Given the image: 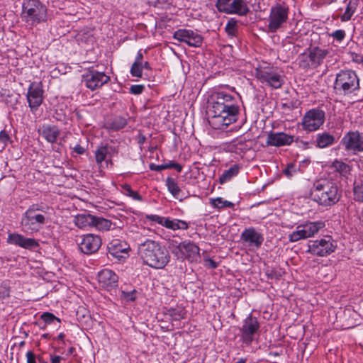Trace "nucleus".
Segmentation results:
<instances>
[{"label": "nucleus", "instance_id": "nucleus-60", "mask_svg": "<svg viewBox=\"0 0 363 363\" xmlns=\"http://www.w3.org/2000/svg\"><path fill=\"white\" fill-rule=\"evenodd\" d=\"M146 140V138L144 135L140 134L138 136V143L140 145L143 144Z\"/></svg>", "mask_w": 363, "mask_h": 363}, {"label": "nucleus", "instance_id": "nucleus-4", "mask_svg": "<svg viewBox=\"0 0 363 363\" xmlns=\"http://www.w3.org/2000/svg\"><path fill=\"white\" fill-rule=\"evenodd\" d=\"M39 211L45 212L41 206L32 205L23 213L21 220V230L26 234L40 231L47 222V218Z\"/></svg>", "mask_w": 363, "mask_h": 363}, {"label": "nucleus", "instance_id": "nucleus-41", "mask_svg": "<svg viewBox=\"0 0 363 363\" xmlns=\"http://www.w3.org/2000/svg\"><path fill=\"white\" fill-rule=\"evenodd\" d=\"M143 69V63L133 62L130 68V74L133 77H141Z\"/></svg>", "mask_w": 363, "mask_h": 363}, {"label": "nucleus", "instance_id": "nucleus-52", "mask_svg": "<svg viewBox=\"0 0 363 363\" xmlns=\"http://www.w3.org/2000/svg\"><path fill=\"white\" fill-rule=\"evenodd\" d=\"M27 363H36L35 357L33 352L28 351L26 353Z\"/></svg>", "mask_w": 363, "mask_h": 363}, {"label": "nucleus", "instance_id": "nucleus-3", "mask_svg": "<svg viewBox=\"0 0 363 363\" xmlns=\"http://www.w3.org/2000/svg\"><path fill=\"white\" fill-rule=\"evenodd\" d=\"M311 195L317 203L327 207L338 202L341 191L334 181L321 178L313 183Z\"/></svg>", "mask_w": 363, "mask_h": 363}, {"label": "nucleus", "instance_id": "nucleus-51", "mask_svg": "<svg viewBox=\"0 0 363 363\" xmlns=\"http://www.w3.org/2000/svg\"><path fill=\"white\" fill-rule=\"evenodd\" d=\"M147 218L150 220L155 221L159 224L162 223V217L157 215H150L147 216Z\"/></svg>", "mask_w": 363, "mask_h": 363}, {"label": "nucleus", "instance_id": "nucleus-14", "mask_svg": "<svg viewBox=\"0 0 363 363\" xmlns=\"http://www.w3.org/2000/svg\"><path fill=\"white\" fill-rule=\"evenodd\" d=\"M340 143L345 151L353 155L363 152V135L357 130L345 133Z\"/></svg>", "mask_w": 363, "mask_h": 363}, {"label": "nucleus", "instance_id": "nucleus-21", "mask_svg": "<svg viewBox=\"0 0 363 363\" xmlns=\"http://www.w3.org/2000/svg\"><path fill=\"white\" fill-rule=\"evenodd\" d=\"M7 242L22 248L33 250L39 246L38 241L33 238H26L18 233H10L8 235Z\"/></svg>", "mask_w": 363, "mask_h": 363}, {"label": "nucleus", "instance_id": "nucleus-9", "mask_svg": "<svg viewBox=\"0 0 363 363\" xmlns=\"http://www.w3.org/2000/svg\"><path fill=\"white\" fill-rule=\"evenodd\" d=\"M325 227L321 220L306 223L296 227V230L289 235L290 242H294L302 239L314 236L320 229Z\"/></svg>", "mask_w": 363, "mask_h": 363}, {"label": "nucleus", "instance_id": "nucleus-5", "mask_svg": "<svg viewBox=\"0 0 363 363\" xmlns=\"http://www.w3.org/2000/svg\"><path fill=\"white\" fill-rule=\"evenodd\" d=\"M22 9V18L30 26L47 21V6L40 0H26L23 3Z\"/></svg>", "mask_w": 363, "mask_h": 363}, {"label": "nucleus", "instance_id": "nucleus-40", "mask_svg": "<svg viewBox=\"0 0 363 363\" xmlns=\"http://www.w3.org/2000/svg\"><path fill=\"white\" fill-rule=\"evenodd\" d=\"M122 189L125 194L132 197L137 201H142V196L136 191H134L128 184H123Z\"/></svg>", "mask_w": 363, "mask_h": 363}, {"label": "nucleus", "instance_id": "nucleus-45", "mask_svg": "<svg viewBox=\"0 0 363 363\" xmlns=\"http://www.w3.org/2000/svg\"><path fill=\"white\" fill-rule=\"evenodd\" d=\"M11 143V140L9 133L6 130H2L0 132V143L3 144L5 147Z\"/></svg>", "mask_w": 363, "mask_h": 363}, {"label": "nucleus", "instance_id": "nucleus-31", "mask_svg": "<svg viewBox=\"0 0 363 363\" xmlns=\"http://www.w3.org/2000/svg\"><path fill=\"white\" fill-rule=\"evenodd\" d=\"M240 167L237 164L231 166L228 169L225 170L219 177V182L224 184L236 176L239 172Z\"/></svg>", "mask_w": 363, "mask_h": 363}, {"label": "nucleus", "instance_id": "nucleus-50", "mask_svg": "<svg viewBox=\"0 0 363 363\" xmlns=\"http://www.w3.org/2000/svg\"><path fill=\"white\" fill-rule=\"evenodd\" d=\"M53 116L57 121H62L65 119V114L62 113V110L60 111L57 110Z\"/></svg>", "mask_w": 363, "mask_h": 363}, {"label": "nucleus", "instance_id": "nucleus-63", "mask_svg": "<svg viewBox=\"0 0 363 363\" xmlns=\"http://www.w3.org/2000/svg\"><path fill=\"white\" fill-rule=\"evenodd\" d=\"M245 362H246V359L241 358L236 363H245Z\"/></svg>", "mask_w": 363, "mask_h": 363}, {"label": "nucleus", "instance_id": "nucleus-46", "mask_svg": "<svg viewBox=\"0 0 363 363\" xmlns=\"http://www.w3.org/2000/svg\"><path fill=\"white\" fill-rule=\"evenodd\" d=\"M338 42H342L345 37V31L344 30H336L330 35Z\"/></svg>", "mask_w": 363, "mask_h": 363}, {"label": "nucleus", "instance_id": "nucleus-7", "mask_svg": "<svg viewBox=\"0 0 363 363\" xmlns=\"http://www.w3.org/2000/svg\"><path fill=\"white\" fill-rule=\"evenodd\" d=\"M255 76L261 83L273 89H279L284 83V75L273 67L256 69Z\"/></svg>", "mask_w": 363, "mask_h": 363}, {"label": "nucleus", "instance_id": "nucleus-48", "mask_svg": "<svg viewBox=\"0 0 363 363\" xmlns=\"http://www.w3.org/2000/svg\"><path fill=\"white\" fill-rule=\"evenodd\" d=\"M296 172V165L294 164H289L287 167L284 169V174L288 177H291Z\"/></svg>", "mask_w": 363, "mask_h": 363}, {"label": "nucleus", "instance_id": "nucleus-43", "mask_svg": "<svg viewBox=\"0 0 363 363\" xmlns=\"http://www.w3.org/2000/svg\"><path fill=\"white\" fill-rule=\"evenodd\" d=\"M41 320H43L47 324H52L55 320L60 323V319L55 316L52 313L45 312L40 315Z\"/></svg>", "mask_w": 363, "mask_h": 363}, {"label": "nucleus", "instance_id": "nucleus-55", "mask_svg": "<svg viewBox=\"0 0 363 363\" xmlns=\"http://www.w3.org/2000/svg\"><path fill=\"white\" fill-rule=\"evenodd\" d=\"M206 265L211 269H216L218 267V264L212 259H206Z\"/></svg>", "mask_w": 363, "mask_h": 363}, {"label": "nucleus", "instance_id": "nucleus-62", "mask_svg": "<svg viewBox=\"0 0 363 363\" xmlns=\"http://www.w3.org/2000/svg\"><path fill=\"white\" fill-rule=\"evenodd\" d=\"M143 68H145L146 69H151V67H150V65L148 62H143Z\"/></svg>", "mask_w": 363, "mask_h": 363}, {"label": "nucleus", "instance_id": "nucleus-11", "mask_svg": "<svg viewBox=\"0 0 363 363\" xmlns=\"http://www.w3.org/2000/svg\"><path fill=\"white\" fill-rule=\"evenodd\" d=\"M325 114L323 110L312 108L307 111L301 119L303 130L313 132L318 130L325 122Z\"/></svg>", "mask_w": 363, "mask_h": 363}, {"label": "nucleus", "instance_id": "nucleus-54", "mask_svg": "<svg viewBox=\"0 0 363 363\" xmlns=\"http://www.w3.org/2000/svg\"><path fill=\"white\" fill-rule=\"evenodd\" d=\"M172 221V220H170L169 218L162 217V223H160V225L170 229Z\"/></svg>", "mask_w": 363, "mask_h": 363}, {"label": "nucleus", "instance_id": "nucleus-36", "mask_svg": "<svg viewBox=\"0 0 363 363\" xmlns=\"http://www.w3.org/2000/svg\"><path fill=\"white\" fill-rule=\"evenodd\" d=\"M111 147L107 145L99 147L95 151L96 162L98 164H101L105 160L106 155L109 153Z\"/></svg>", "mask_w": 363, "mask_h": 363}, {"label": "nucleus", "instance_id": "nucleus-10", "mask_svg": "<svg viewBox=\"0 0 363 363\" xmlns=\"http://www.w3.org/2000/svg\"><path fill=\"white\" fill-rule=\"evenodd\" d=\"M288 7L281 4H276L272 6L268 18V30L271 33H275L277 30L282 28L288 20Z\"/></svg>", "mask_w": 363, "mask_h": 363}, {"label": "nucleus", "instance_id": "nucleus-37", "mask_svg": "<svg viewBox=\"0 0 363 363\" xmlns=\"http://www.w3.org/2000/svg\"><path fill=\"white\" fill-rule=\"evenodd\" d=\"M169 315L173 320L179 321L185 318L186 312L183 308L177 307L175 308H170L169 310Z\"/></svg>", "mask_w": 363, "mask_h": 363}, {"label": "nucleus", "instance_id": "nucleus-24", "mask_svg": "<svg viewBox=\"0 0 363 363\" xmlns=\"http://www.w3.org/2000/svg\"><path fill=\"white\" fill-rule=\"evenodd\" d=\"M294 141V136L284 132H270L267 138V144L270 146L280 147L289 145Z\"/></svg>", "mask_w": 363, "mask_h": 363}, {"label": "nucleus", "instance_id": "nucleus-17", "mask_svg": "<svg viewBox=\"0 0 363 363\" xmlns=\"http://www.w3.org/2000/svg\"><path fill=\"white\" fill-rule=\"evenodd\" d=\"M77 242L82 252L91 255L99 250L102 241L99 235L88 233L79 237Z\"/></svg>", "mask_w": 363, "mask_h": 363}, {"label": "nucleus", "instance_id": "nucleus-53", "mask_svg": "<svg viewBox=\"0 0 363 363\" xmlns=\"http://www.w3.org/2000/svg\"><path fill=\"white\" fill-rule=\"evenodd\" d=\"M150 169L152 171H157V172H160V171L164 169L163 164L159 165V164H153V163H151L150 164Z\"/></svg>", "mask_w": 363, "mask_h": 363}, {"label": "nucleus", "instance_id": "nucleus-8", "mask_svg": "<svg viewBox=\"0 0 363 363\" xmlns=\"http://www.w3.org/2000/svg\"><path fill=\"white\" fill-rule=\"evenodd\" d=\"M260 328L259 322L257 318L252 314H249L244 319L241 327L240 328V337L242 342L246 345H250L259 335Z\"/></svg>", "mask_w": 363, "mask_h": 363}, {"label": "nucleus", "instance_id": "nucleus-49", "mask_svg": "<svg viewBox=\"0 0 363 363\" xmlns=\"http://www.w3.org/2000/svg\"><path fill=\"white\" fill-rule=\"evenodd\" d=\"M135 290L132 292L122 291L123 297L127 301H134L135 299Z\"/></svg>", "mask_w": 363, "mask_h": 363}, {"label": "nucleus", "instance_id": "nucleus-61", "mask_svg": "<svg viewBox=\"0 0 363 363\" xmlns=\"http://www.w3.org/2000/svg\"><path fill=\"white\" fill-rule=\"evenodd\" d=\"M173 169H175L178 172H181L182 170V166L181 164H179V163L175 162V164H174V167H173Z\"/></svg>", "mask_w": 363, "mask_h": 363}, {"label": "nucleus", "instance_id": "nucleus-35", "mask_svg": "<svg viewBox=\"0 0 363 363\" xmlns=\"http://www.w3.org/2000/svg\"><path fill=\"white\" fill-rule=\"evenodd\" d=\"M126 125V119L123 117L118 116L108 124V128L111 130L117 131L123 128Z\"/></svg>", "mask_w": 363, "mask_h": 363}, {"label": "nucleus", "instance_id": "nucleus-15", "mask_svg": "<svg viewBox=\"0 0 363 363\" xmlns=\"http://www.w3.org/2000/svg\"><path fill=\"white\" fill-rule=\"evenodd\" d=\"M110 77L104 72H98L92 69H88L82 74V81L85 86L91 91L101 88L104 84L108 83Z\"/></svg>", "mask_w": 363, "mask_h": 363}, {"label": "nucleus", "instance_id": "nucleus-33", "mask_svg": "<svg viewBox=\"0 0 363 363\" xmlns=\"http://www.w3.org/2000/svg\"><path fill=\"white\" fill-rule=\"evenodd\" d=\"M93 223V227L99 230H108L111 229L112 225V222L110 220L104 218L102 217L95 216Z\"/></svg>", "mask_w": 363, "mask_h": 363}, {"label": "nucleus", "instance_id": "nucleus-38", "mask_svg": "<svg viewBox=\"0 0 363 363\" xmlns=\"http://www.w3.org/2000/svg\"><path fill=\"white\" fill-rule=\"evenodd\" d=\"M225 32L230 37H235L238 33V21L235 18H230L225 28Z\"/></svg>", "mask_w": 363, "mask_h": 363}, {"label": "nucleus", "instance_id": "nucleus-18", "mask_svg": "<svg viewBox=\"0 0 363 363\" xmlns=\"http://www.w3.org/2000/svg\"><path fill=\"white\" fill-rule=\"evenodd\" d=\"M173 38L189 46L199 48L201 45L203 38L198 33L188 29H179L174 33Z\"/></svg>", "mask_w": 363, "mask_h": 363}, {"label": "nucleus", "instance_id": "nucleus-47", "mask_svg": "<svg viewBox=\"0 0 363 363\" xmlns=\"http://www.w3.org/2000/svg\"><path fill=\"white\" fill-rule=\"evenodd\" d=\"M145 89L144 85L142 84H135L132 85L130 88V92L135 95L140 94L143 90Z\"/></svg>", "mask_w": 363, "mask_h": 363}, {"label": "nucleus", "instance_id": "nucleus-26", "mask_svg": "<svg viewBox=\"0 0 363 363\" xmlns=\"http://www.w3.org/2000/svg\"><path fill=\"white\" fill-rule=\"evenodd\" d=\"M335 143V136L328 132L325 131L316 135L315 143V146L318 148H326L333 145Z\"/></svg>", "mask_w": 363, "mask_h": 363}, {"label": "nucleus", "instance_id": "nucleus-32", "mask_svg": "<svg viewBox=\"0 0 363 363\" xmlns=\"http://www.w3.org/2000/svg\"><path fill=\"white\" fill-rule=\"evenodd\" d=\"M358 4V0H350L347 4L345 13L341 16L342 21H348L354 13Z\"/></svg>", "mask_w": 363, "mask_h": 363}, {"label": "nucleus", "instance_id": "nucleus-59", "mask_svg": "<svg viewBox=\"0 0 363 363\" xmlns=\"http://www.w3.org/2000/svg\"><path fill=\"white\" fill-rule=\"evenodd\" d=\"M175 162L173 161H169L167 163L163 164L164 169H171L174 167Z\"/></svg>", "mask_w": 363, "mask_h": 363}, {"label": "nucleus", "instance_id": "nucleus-1", "mask_svg": "<svg viewBox=\"0 0 363 363\" xmlns=\"http://www.w3.org/2000/svg\"><path fill=\"white\" fill-rule=\"evenodd\" d=\"M212 116L209 123L213 128L224 130L238 121L240 106L238 99L224 91L213 93L211 96Z\"/></svg>", "mask_w": 363, "mask_h": 363}, {"label": "nucleus", "instance_id": "nucleus-22", "mask_svg": "<svg viewBox=\"0 0 363 363\" xmlns=\"http://www.w3.org/2000/svg\"><path fill=\"white\" fill-rule=\"evenodd\" d=\"M108 249V253L111 255L121 260L122 259H125L128 256L129 245L123 240L114 239L109 242Z\"/></svg>", "mask_w": 363, "mask_h": 363}, {"label": "nucleus", "instance_id": "nucleus-19", "mask_svg": "<svg viewBox=\"0 0 363 363\" xmlns=\"http://www.w3.org/2000/svg\"><path fill=\"white\" fill-rule=\"evenodd\" d=\"M177 249L182 253V257L190 262H198L200 259L199 247L190 241H183L180 242Z\"/></svg>", "mask_w": 363, "mask_h": 363}, {"label": "nucleus", "instance_id": "nucleus-30", "mask_svg": "<svg viewBox=\"0 0 363 363\" xmlns=\"http://www.w3.org/2000/svg\"><path fill=\"white\" fill-rule=\"evenodd\" d=\"M331 167L342 176L347 177L351 172V167L342 160H335L332 163Z\"/></svg>", "mask_w": 363, "mask_h": 363}, {"label": "nucleus", "instance_id": "nucleus-64", "mask_svg": "<svg viewBox=\"0 0 363 363\" xmlns=\"http://www.w3.org/2000/svg\"><path fill=\"white\" fill-rule=\"evenodd\" d=\"M64 337H65V335L63 333H60L58 337H57V339L58 340H62V339H64Z\"/></svg>", "mask_w": 363, "mask_h": 363}, {"label": "nucleus", "instance_id": "nucleus-2", "mask_svg": "<svg viewBox=\"0 0 363 363\" xmlns=\"http://www.w3.org/2000/svg\"><path fill=\"white\" fill-rule=\"evenodd\" d=\"M138 253L143 262L155 269H162L169 262V254L164 246L147 239L138 246Z\"/></svg>", "mask_w": 363, "mask_h": 363}, {"label": "nucleus", "instance_id": "nucleus-42", "mask_svg": "<svg viewBox=\"0 0 363 363\" xmlns=\"http://www.w3.org/2000/svg\"><path fill=\"white\" fill-rule=\"evenodd\" d=\"M189 228L188 223L182 220H172L170 229L175 230L178 229L186 230Z\"/></svg>", "mask_w": 363, "mask_h": 363}, {"label": "nucleus", "instance_id": "nucleus-29", "mask_svg": "<svg viewBox=\"0 0 363 363\" xmlns=\"http://www.w3.org/2000/svg\"><path fill=\"white\" fill-rule=\"evenodd\" d=\"M166 186L171 194L177 199L182 200V190L178 186L177 182L172 177L166 179Z\"/></svg>", "mask_w": 363, "mask_h": 363}, {"label": "nucleus", "instance_id": "nucleus-57", "mask_svg": "<svg viewBox=\"0 0 363 363\" xmlns=\"http://www.w3.org/2000/svg\"><path fill=\"white\" fill-rule=\"evenodd\" d=\"M143 55L142 51L140 50H139L138 52L137 56L135 57V60L134 62L143 63Z\"/></svg>", "mask_w": 363, "mask_h": 363}, {"label": "nucleus", "instance_id": "nucleus-28", "mask_svg": "<svg viewBox=\"0 0 363 363\" xmlns=\"http://www.w3.org/2000/svg\"><path fill=\"white\" fill-rule=\"evenodd\" d=\"M328 51L320 48L315 47L311 50L308 57L312 65H320L323 60L327 56Z\"/></svg>", "mask_w": 363, "mask_h": 363}, {"label": "nucleus", "instance_id": "nucleus-27", "mask_svg": "<svg viewBox=\"0 0 363 363\" xmlns=\"http://www.w3.org/2000/svg\"><path fill=\"white\" fill-rule=\"evenodd\" d=\"M60 135V130L55 125H43L41 130V135L50 143L56 142Z\"/></svg>", "mask_w": 363, "mask_h": 363}, {"label": "nucleus", "instance_id": "nucleus-23", "mask_svg": "<svg viewBox=\"0 0 363 363\" xmlns=\"http://www.w3.org/2000/svg\"><path fill=\"white\" fill-rule=\"evenodd\" d=\"M98 279L101 287L111 290L118 286V276L111 269H104L99 272Z\"/></svg>", "mask_w": 363, "mask_h": 363}, {"label": "nucleus", "instance_id": "nucleus-25", "mask_svg": "<svg viewBox=\"0 0 363 363\" xmlns=\"http://www.w3.org/2000/svg\"><path fill=\"white\" fill-rule=\"evenodd\" d=\"M94 220H95L94 216L84 213L77 215L74 217V222L79 228L87 230L93 227Z\"/></svg>", "mask_w": 363, "mask_h": 363}, {"label": "nucleus", "instance_id": "nucleus-12", "mask_svg": "<svg viewBox=\"0 0 363 363\" xmlns=\"http://www.w3.org/2000/svg\"><path fill=\"white\" fill-rule=\"evenodd\" d=\"M216 7L226 14L245 16L250 11L245 0H217Z\"/></svg>", "mask_w": 363, "mask_h": 363}, {"label": "nucleus", "instance_id": "nucleus-20", "mask_svg": "<svg viewBox=\"0 0 363 363\" xmlns=\"http://www.w3.org/2000/svg\"><path fill=\"white\" fill-rule=\"evenodd\" d=\"M240 239L248 247L255 248H259L264 241L263 235L252 227L246 228L241 233Z\"/></svg>", "mask_w": 363, "mask_h": 363}, {"label": "nucleus", "instance_id": "nucleus-34", "mask_svg": "<svg viewBox=\"0 0 363 363\" xmlns=\"http://www.w3.org/2000/svg\"><path fill=\"white\" fill-rule=\"evenodd\" d=\"M210 203L214 208L218 209H223L225 208H233L235 206L233 203L223 200V199L221 197L210 199Z\"/></svg>", "mask_w": 363, "mask_h": 363}, {"label": "nucleus", "instance_id": "nucleus-6", "mask_svg": "<svg viewBox=\"0 0 363 363\" xmlns=\"http://www.w3.org/2000/svg\"><path fill=\"white\" fill-rule=\"evenodd\" d=\"M359 81L355 72L342 70L336 75L334 89L336 94L347 95L359 89Z\"/></svg>", "mask_w": 363, "mask_h": 363}, {"label": "nucleus", "instance_id": "nucleus-16", "mask_svg": "<svg viewBox=\"0 0 363 363\" xmlns=\"http://www.w3.org/2000/svg\"><path fill=\"white\" fill-rule=\"evenodd\" d=\"M43 89L41 82H33L30 84L26 94L28 106L32 113H35L43 101Z\"/></svg>", "mask_w": 363, "mask_h": 363}, {"label": "nucleus", "instance_id": "nucleus-58", "mask_svg": "<svg viewBox=\"0 0 363 363\" xmlns=\"http://www.w3.org/2000/svg\"><path fill=\"white\" fill-rule=\"evenodd\" d=\"M62 357L60 356L50 355L51 363H60Z\"/></svg>", "mask_w": 363, "mask_h": 363}, {"label": "nucleus", "instance_id": "nucleus-13", "mask_svg": "<svg viewBox=\"0 0 363 363\" xmlns=\"http://www.w3.org/2000/svg\"><path fill=\"white\" fill-rule=\"evenodd\" d=\"M336 249V245L331 236H325L320 240L311 241L308 252L313 255L325 257L333 253Z\"/></svg>", "mask_w": 363, "mask_h": 363}, {"label": "nucleus", "instance_id": "nucleus-39", "mask_svg": "<svg viewBox=\"0 0 363 363\" xmlns=\"http://www.w3.org/2000/svg\"><path fill=\"white\" fill-rule=\"evenodd\" d=\"M354 196L356 201L363 203V179L354 187Z\"/></svg>", "mask_w": 363, "mask_h": 363}, {"label": "nucleus", "instance_id": "nucleus-44", "mask_svg": "<svg viewBox=\"0 0 363 363\" xmlns=\"http://www.w3.org/2000/svg\"><path fill=\"white\" fill-rule=\"evenodd\" d=\"M10 296V287L5 281L0 284V299H4Z\"/></svg>", "mask_w": 363, "mask_h": 363}, {"label": "nucleus", "instance_id": "nucleus-56", "mask_svg": "<svg viewBox=\"0 0 363 363\" xmlns=\"http://www.w3.org/2000/svg\"><path fill=\"white\" fill-rule=\"evenodd\" d=\"M74 151L79 155H82L84 152L85 150L80 145H77L74 147Z\"/></svg>", "mask_w": 363, "mask_h": 363}]
</instances>
